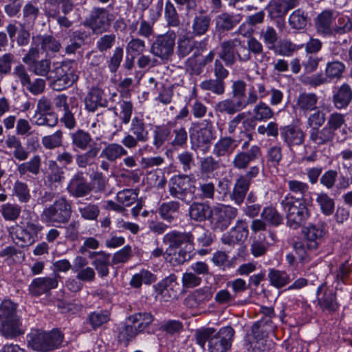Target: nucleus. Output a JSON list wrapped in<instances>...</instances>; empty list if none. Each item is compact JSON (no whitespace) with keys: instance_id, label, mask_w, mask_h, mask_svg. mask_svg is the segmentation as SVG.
I'll use <instances>...</instances> for the list:
<instances>
[{"instance_id":"nucleus-40","label":"nucleus","mask_w":352,"mask_h":352,"mask_svg":"<svg viewBox=\"0 0 352 352\" xmlns=\"http://www.w3.org/2000/svg\"><path fill=\"white\" fill-rule=\"evenodd\" d=\"M179 206V202L175 201L163 203L159 207V214L162 219L170 223L176 218Z\"/></svg>"},{"instance_id":"nucleus-60","label":"nucleus","mask_w":352,"mask_h":352,"mask_svg":"<svg viewBox=\"0 0 352 352\" xmlns=\"http://www.w3.org/2000/svg\"><path fill=\"white\" fill-rule=\"evenodd\" d=\"M268 277L271 284L277 288L282 287L289 282V276L285 272L274 269L270 270Z\"/></svg>"},{"instance_id":"nucleus-25","label":"nucleus","mask_w":352,"mask_h":352,"mask_svg":"<svg viewBox=\"0 0 352 352\" xmlns=\"http://www.w3.org/2000/svg\"><path fill=\"white\" fill-rule=\"evenodd\" d=\"M212 296L210 287L206 286L188 294L185 298L184 303L189 308H199L210 300Z\"/></svg>"},{"instance_id":"nucleus-17","label":"nucleus","mask_w":352,"mask_h":352,"mask_svg":"<svg viewBox=\"0 0 352 352\" xmlns=\"http://www.w3.org/2000/svg\"><path fill=\"white\" fill-rule=\"evenodd\" d=\"M92 190L93 187L87 182L82 172L76 173L67 186L68 193L75 198L85 197L89 195Z\"/></svg>"},{"instance_id":"nucleus-30","label":"nucleus","mask_w":352,"mask_h":352,"mask_svg":"<svg viewBox=\"0 0 352 352\" xmlns=\"http://www.w3.org/2000/svg\"><path fill=\"white\" fill-rule=\"evenodd\" d=\"M212 209L207 204L193 202L190 205L188 214L190 219L197 222H202L211 217Z\"/></svg>"},{"instance_id":"nucleus-35","label":"nucleus","mask_w":352,"mask_h":352,"mask_svg":"<svg viewBox=\"0 0 352 352\" xmlns=\"http://www.w3.org/2000/svg\"><path fill=\"white\" fill-rule=\"evenodd\" d=\"M352 100V90L349 85L343 84L333 96V102L338 109L346 107Z\"/></svg>"},{"instance_id":"nucleus-56","label":"nucleus","mask_w":352,"mask_h":352,"mask_svg":"<svg viewBox=\"0 0 352 352\" xmlns=\"http://www.w3.org/2000/svg\"><path fill=\"white\" fill-rule=\"evenodd\" d=\"M260 36L269 50H275V44L278 40V34L272 26H267L260 32Z\"/></svg>"},{"instance_id":"nucleus-13","label":"nucleus","mask_w":352,"mask_h":352,"mask_svg":"<svg viewBox=\"0 0 352 352\" xmlns=\"http://www.w3.org/2000/svg\"><path fill=\"white\" fill-rule=\"evenodd\" d=\"M327 233L324 223H310L302 229L306 248L308 250H316L323 241Z\"/></svg>"},{"instance_id":"nucleus-26","label":"nucleus","mask_w":352,"mask_h":352,"mask_svg":"<svg viewBox=\"0 0 352 352\" xmlns=\"http://www.w3.org/2000/svg\"><path fill=\"white\" fill-rule=\"evenodd\" d=\"M334 14L335 12L333 10H325L318 14L315 19V27L318 34L323 36L333 34L331 24L334 18Z\"/></svg>"},{"instance_id":"nucleus-18","label":"nucleus","mask_w":352,"mask_h":352,"mask_svg":"<svg viewBox=\"0 0 352 352\" xmlns=\"http://www.w3.org/2000/svg\"><path fill=\"white\" fill-rule=\"evenodd\" d=\"M242 41L240 38H235L222 41L220 45V50L218 52L219 58L223 60L227 67H232L236 62L234 50L241 46Z\"/></svg>"},{"instance_id":"nucleus-4","label":"nucleus","mask_w":352,"mask_h":352,"mask_svg":"<svg viewBox=\"0 0 352 352\" xmlns=\"http://www.w3.org/2000/svg\"><path fill=\"white\" fill-rule=\"evenodd\" d=\"M28 338L29 346L40 352H48L58 349L63 340V336L58 330L45 332L34 329L28 334Z\"/></svg>"},{"instance_id":"nucleus-22","label":"nucleus","mask_w":352,"mask_h":352,"mask_svg":"<svg viewBox=\"0 0 352 352\" xmlns=\"http://www.w3.org/2000/svg\"><path fill=\"white\" fill-rule=\"evenodd\" d=\"M6 153L12 155L19 161H25L29 157V152L23 145L20 139L14 135H8L5 140Z\"/></svg>"},{"instance_id":"nucleus-2","label":"nucleus","mask_w":352,"mask_h":352,"mask_svg":"<svg viewBox=\"0 0 352 352\" xmlns=\"http://www.w3.org/2000/svg\"><path fill=\"white\" fill-rule=\"evenodd\" d=\"M50 87L55 91H63L72 87L78 80L74 60H64L53 65L50 76Z\"/></svg>"},{"instance_id":"nucleus-43","label":"nucleus","mask_w":352,"mask_h":352,"mask_svg":"<svg viewBox=\"0 0 352 352\" xmlns=\"http://www.w3.org/2000/svg\"><path fill=\"white\" fill-rule=\"evenodd\" d=\"M153 321V316L150 313H137L128 318V322L132 323L137 329L142 332Z\"/></svg>"},{"instance_id":"nucleus-41","label":"nucleus","mask_w":352,"mask_h":352,"mask_svg":"<svg viewBox=\"0 0 352 352\" xmlns=\"http://www.w3.org/2000/svg\"><path fill=\"white\" fill-rule=\"evenodd\" d=\"M200 88L205 91H210L217 96H222L226 91V84L221 79H206L201 82Z\"/></svg>"},{"instance_id":"nucleus-49","label":"nucleus","mask_w":352,"mask_h":352,"mask_svg":"<svg viewBox=\"0 0 352 352\" xmlns=\"http://www.w3.org/2000/svg\"><path fill=\"white\" fill-rule=\"evenodd\" d=\"M252 118L256 121H266L274 116V111L271 107L263 102L256 104L252 110Z\"/></svg>"},{"instance_id":"nucleus-51","label":"nucleus","mask_w":352,"mask_h":352,"mask_svg":"<svg viewBox=\"0 0 352 352\" xmlns=\"http://www.w3.org/2000/svg\"><path fill=\"white\" fill-rule=\"evenodd\" d=\"M233 16L228 13H222L216 17V30L218 32L231 30L236 25Z\"/></svg>"},{"instance_id":"nucleus-61","label":"nucleus","mask_w":352,"mask_h":352,"mask_svg":"<svg viewBox=\"0 0 352 352\" xmlns=\"http://www.w3.org/2000/svg\"><path fill=\"white\" fill-rule=\"evenodd\" d=\"M261 217L270 224L278 226L283 221L282 215L274 207L264 208L261 212Z\"/></svg>"},{"instance_id":"nucleus-31","label":"nucleus","mask_w":352,"mask_h":352,"mask_svg":"<svg viewBox=\"0 0 352 352\" xmlns=\"http://www.w3.org/2000/svg\"><path fill=\"white\" fill-rule=\"evenodd\" d=\"M91 258H94L92 265L94 266L98 276L101 278L109 275L111 254L103 251L93 252Z\"/></svg>"},{"instance_id":"nucleus-46","label":"nucleus","mask_w":352,"mask_h":352,"mask_svg":"<svg viewBox=\"0 0 352 352\" xmlns=\"http://www.w3.org/2000/svg\"><path fill=\"white\" fill-rule=\"evenodd\" d=\"M219 168L220 161L211 155L205 157L200 161L199 171L204 176L210 177Z\"/></svg>"},{"instance_id":"nucleus-12","label":"nucleus","mask_w":352,"mask_h":352,"mask_svg":"<svg viewBox=\"0 0 352 352\" xmlns=\"http://www.w3.org/2000/svg\"><path fill=\"white\" fill-rule=\"evenodd\" d=\"M249 230L245 220L238 219L235 225L228 231L223 233L221 241L223 245L234 247L236 244L243 243L248 237Z\"/></svg>"},{"instance_id":"nucleus-54","label":"nucleus","mask_w":352,"mask_h":352,"mask_svg":"<svg viewBox=\"0 0 352 352\" xmlns=\"http://www.w3.org/2000/svg\"><path fill=\"white\" fill-rule=\"evenodd\" d=\"M173 124L169 122L167 125L157 126L153 134V145L156 148H160L167 140L170 133V129Z\"/></svg>"},{"instance_id":"nucleus-23","label":"nucleus","mask_w":352,"mask_h":352,"mask_svg":"<svg viewBox=\"0 0 352 352\" xmlns=\"http://www.w3.org/2000/svg\"><path fill=\"white\" fill-rule=\"evenodd\" d=\"M163 241L170 248H177L184 243H187L186 248L192 249L193 247L194 235L191 232H180L172 231L164 236Z\"/></svg>"},{"instance_id":"nucleus-20","label":"nucleus","mask_w":352,"mask_h":352,"mask_svg":"<svg viewBox=\"0 0 352 352\" xmlns=\"http://www.w3.org/2000/svg\"><path fill=\"white\" fill-rule=\"evenodd\" d=\"M84 103L89 112H95L98 107H106L108 104L104 91L98 87H92L87 93Z\"/></svg>"},{"instance_id":"nucleus-29","label":"nucleus","mask_w":352,"mask_h":352,"mask_svg":"<svg viewBox=\"0 0 352 352\" xmlns=\"http://www.w3.org/2000/svg\"><path fill=\"white\" fill-rule=\"evenodd\" d=\"M288 188V194L285 197H291L292 199L305 201V197L308 193L309 186L306 182L289 179L286 181Z\"/></svg>"},{"instance_id":"nucleus-7","label":"nucleus","mask_w":352,"mask_h":352,"mask_svg":"<svg viewBox=\"0 0 352 352\" xmlns=\"http://www.w3.org/2000/svg\"><path fill=\"white\" fill-rule=\"evenodd\" d=\"M129 131L122 139V144L129 149L135 148L139 142H146L149 139V132L143 118L135 116L131 121Z\"/></svg>"},{"instance_id":"nucleus-8","label":"nucleus","mask_w":352,"mask_h":352,"mask_svg":"<svg viewBox=\"0 0 352 352\" xmlns=\"http://www.w3.org/2000/svg\"><path fill=\"white\" fill-rule=\"evenodd\" d=\"M176 34L169 30L164 34H158L150 47V52L163 62L170 60L174 53Z\"/></svg>"},{"instance_id":"nucleus-59","label":"nucleus","mask_w":352,"mask_h":352,"mask_svg":"<svg viewBox=\"0 0 352 352\" xmlns=\"http://www.w3.org/2000/svg\"><path fill=\"white\" fill-rule=\"evenodd\" d=\"M13 195L21 203H27L31 198L30 190L28 184L21 181H16L13 186Z\"/></svg>"},{"instance_id":"nucleus-42","label":"nucleus","mask_w":352,"mask_h":352,"mask_svg":"<svg viewBox=\"0 0 352 352\" xmlns=\"http://www.w3.org/2000/svg\"><path fill=\"white\" fill-rule=\"evenodd\" d=\"M122 144L118 143H111L103 148L101 152V156L105 157L109 161L114 162L122 156L127 155V151Z\"/></svg>"},{"instance_id":"nucleus-36","label":"nucleus","mask_w":352,"mask_h":352,"mask_svg":"<svg viewBox=\"0 0 352 352\" xmlns=\"http://www.w3.org/2000/svg\"><path fill=\"white\" fill-rule=\"evenodd\" d=\"M245 108L246 107L243 106L241 102H239L232 98H226L218 102L214 107V110L216 112L220 113L233 115Z\"/></svg>"},{"instance_id":"nucleus-55","label":"nucleus","mask_w":352,"mask_h":352,"mask_svg":"<svg viewBox=\"0 0 352 352\" xmlns=\"http://www.w3.org/2000/svg\"><path fill=\"white\" fill-rule=\"evenodd\" d=\"M34 124L38 126H46L54 127L58 124V116L55 113H37L35 112Z\"/></svg>"},{"instance_id":"nucleus-10","label":"nucleus","mask_w":352,"mask_h":352,"mask_svg":"<svg viewBox=\"0 0 352 352\" xmlns=\"http://www.w3.org/2000/svg\"><path fill=\"white\" fill-rule=\"evenodd\" d=\"M211 223L214 230L223 231L237 217L238 210L229 205H218L213 208Z\"/></svg>"},{"instance_id":"nucleus-9","label":"nucleus","mask_w":352,"mask_h":352,"mask_svg":"<svg viewBox=\"0 0 352 352\" xmlns=\"http://www.w3.org/2000/svg\"><path fill=\"white\" fill-rule=\"evenodd\" d=\"M110 25V14L107 10L102 8H94L83 22V25L90 28L94 34L107 31Z\"/></svg>"},{"instance_id":"nucleus-19","label":"nucleus","mask_w":352,"mask_h":352,"mask_svg":"<svg viewBox=\"0 0 352 352\" xmlns=\"http://www.w3.org/2000/svg\"><path fill=\"white\" fill-rule=\"evenodd\" d=\"M190 179L187 176H174L169 183V193L173 198L185 201L186 196L190 192Z\"/></svg>"},{"instance_id":"nucleus-14","label":"nucleus","mask_w":352,"mask_h":352,"mask_svg":"<svg viewBox=\"0 0 352 352\" xmlns=\"http://www.w3.org/2000/svg\"><path fill=\"white\" fill-rule=\"evenodd\" d=\"M246 89L247 84L244 80H236L232 82L231 86L232 98L241 102L245 107L254 104L258 101V96L254 87L249 89L247 98Z\"/></svg>"},{"instance_id":"nucleus-5","label":"nucleus","mask_w":352,"mask_h":352,"mask_svg":"<svg viewBox=\"0 0 352 352\" xmlns=\"http://www.w3.org/2000/svg\"><path fill=\"white\" fill-rule=\"evenodd\" d=\"M280 205L286 213L287 223L291 228H299L307 221L310 216V211L305 201L284 197Z\"/></svg>"},{"instance_id":"nucleus-21","label":"nucleus","mask_w":352,"mask_h":352,"mask_svg":"<svg viewBox=\"0 0 352 352\" xmlns=\"http://www.w3.org/2000/svg\"><path fill=\"white\" fill-rule=\"evenodd\" d=\"M45 13L47 18L54 19L60 14V8L64 15L70 13L74 7L72 0H44Z\"/></svg>"},{"instance_id":"nucleus-57","label":"nucleus","mask_w":352,"mask_h":352,"mask_svg":"<svg viewBox=\"0 0 352 352\" xmlns=\"http://www.w3.org/2000/svg\"><path fill=\"white\" fill-rule=\"evenodd\" d=\"M0 212L6 221H15L19 217L21 208L16 204L6 203L0 206Z\"/></svg>"},{"instance_id":"nucleus-16","label":"nucleus","mask_w":352,"mask_h":352,"mask_svg":"<svg viewBox=\"0 0 352 352\" xmlns=\"http://www.w3.org/2000/svg\"><path fill=\"white\" fill-rule=\"evenodd\" d=\"M316 294L318 305L322 311L333 313L338 309L339 304L336 300V293L326 283L322 284L318 288Z\"/></svg>"},{"instance_id":"nucleus-37","label":"nucleus","mask_w":352,"mask_h":352,"mask_svg":"<svg viewBox=\"0 0 352 352\" xmlns=\"http://www.w3.org/2000/svg\"><path fill=\"white\" fill-rule=\"evenodd\" d=\"M211 23V18L209 15L200 14L196 15L191 25L192 34L194 36H201L208 31Z\"/></svg>"},{"instance_id":"nucleus-38","label":"nucleus","mask_w":352,"mask_h":352,"mask_svg":"<svg viewBox=\"0 0 352 352\" xmlns=\"http://www.w3.org/2000/svg\"><path fill=\"white\" fill-rule=\"evenodd\" d=\"M42 228L43 227L36 221H29L21 233L22 236L21 239L24 243L23 245L33 244Z\"/></svg>"},{"instance_id":"nucleus-47","label":"nucleus","mask_w":352,"mask_h":352,"mask_svg":"<svg viewBox=\"0 0 352 352\" xmlns=\"http://www.w3.org/2000/svg\"><path fill=\"white\" fill-rule=\"evenodd\" d=\"M197 42L187 36L178 38L177 53L179 57L184 58L189 55L196 47Z\"/></svg>"},{"instance_id":"nucleus-48","label":"nucleus","mask_w":352,"mask_h":352,"mask_svg":"<svg viewBox=\"0 0 352 352\" xmlns=\"http://www.w3.org/2000/svg\"><path fill=\"white\" fill-rule=\"evenodd\" d=\"M91 141V135L82 129H78L72 134V144L80 150H86Z\"/></svg>"},{"instance_id":"nucleus-11","label":"nucleus","mask_w":352,"mask_h":352,"mask_svg":"<svg viewBox=\"0 0 352 352\" xmlns=\"http://www.w3.org/2000/svg\"><path fill=\"white\" fill-rule=\"evenodd\" d=\"M259 173V168L257 166L250 167L245 175H241L236 180L231 198L237 205H240L249 190L251 181Z\"/></svg>"},{"instance_id":"nucleus-44","label":"nucleus","mask_w":352,"mask_h":352,"mask_svg":"<svg viewBox=\"0 0 352 352\" xmlns=\"http://www.w3.org/2000/svg\"><path fill=\"white\" fill-rule=\"evenodd\" d=\"M156 280L155 276L147 270H142L134 274L130 281V285L134 288H140L142 284L149 285Z\"/></svg>"},{"instance_id":"nucleus-34","label":"nucleus","mask_w":352,"mask_h":352,"mask_svg":"<svg viewBox=\"0 0 352 352\" xmlns=\"http://www.w3.org/2000/svg\"><path fill=\"white\" fill-rule=\"evenodd\" d=\"M309 138L312 143L317 146H321L332 142L334 136L325 126L321 129L320 127H317L310 129L309 131Z\"/></svg>"},{"instance_id":"nucleus-50","label":"nucleus","mask_w":352,"mask_h":352,"mask_svg":"<svg viewBox=\"0 0 352 352\" xmlns=\"http://www.w3.org/2000/svg\"><path fill=\"white\" fill-rule=\"evenodd\" d=\"M41 43L42 49L45 52H58L60 48V43L51 36H33V44Z\"/></svg>"},{"instance_id":"nucleus-32","label":"nucleus","mask_w":352,"mask_h":352,"mask_svg":"<svg viewBox=\"0 0 352 352\" xmlns=\"http://www.w3.org/2000/svg\"><path fill=\"white\" fill-rule=\"evenodd\" d=\"M64 175V170L58 166L56 161H49L48 172L46 180V183L48 184L49 187L53 188V187H56L58 185H60L65 179Z\"/></svg>"},{"instance_id":"nucleus-45","label":"nucleus","mask_w":352,"mask_h":352,"mask_svg":"<svg viewBox=\"0 0 352 352\" xmlns=\"http://www.w3.org/2000/svg\"><path fill=\"white\" fill-rule=\"evenodd\" d=\"M114 114L118 117L121 122L128 124L131 119L133 111V105L131 101L122 100L119 103V112L116 108H113Z\"/></svg>"},{"instance_id":"nucleus-53","label":"nucleus","mask_w":352,"mask_h":352,"mask_svg":"<svg viewBox=\"0 0 352 352\" xmlns=\"http://www.w3.org/2000/svg\"><path fill=\"white\" fill-rule=\"evenodd\" d=\"M110 319V314L107 310L94 311L89 314L87 322L96 330L102 324L107 323Z\"/></svg>"},{"instance_id":"nucleus-3","label":"nucleus","mask_w":352,"mask_h":352,"mask_svg":"<svg viewBox=\"0 0 352 352\" xmlns=\"http://www.w3.org/2000/svg\"><path fill=\"white\" fill-rule=\"evenodd\" d=\"M16 304L4 300L0 305V331L7 338H14L24 333Z\"/></svg>"},{"instance_id":"nucleus-6","label":"nucleus","mask_w":352,"mask_h":352,"mask_svg":"<svg viewBox=\"0 0 352 352\" xmlns=\"http://www.w3.org/2000/svg\"><path fill=\"white\" fill-rule=\"evenodd\" d=\"M72 206L65 197H60L45 207L41 214L42 222L49 226L66 223L72 216Z\"/></svg>"},{"instance_id":"nucleus-15","label":"nucleus","mask_w":352,"mask_h":352,"mask_svg":"<svg viewBox=\"0 0 352 352\" xmlns=\"http://www.w3.org/2000/svg\"><path fill=\"white\" fill-rule=\"evenodd\" d=\"M262 155L261 148L258 145H252L248 151L237 152L233 157L232 164L237 170H246L250 164L258 160Z\"/></svg>"},{"instance_id":"nucleus-63","label":"nucleus","mask_w":352,"mask_h":352,"mask_svg":"<svg viewBox=\"0 0 352 352\" xmlns=\"http://www.w3.org/2000/svg\"><path fill=\"white\" fill-rule=\"evenodd\" d=\"M344 70L345 65L343 63L338 60L330 62L326 67V76L329 79H338L342 77Z\"/></svg>"},{"instance_id":"nucleus-33","label":"nucleus","mask_w":352,"mask_h":352,"mask_svg":"<svg viewBox=\"0 0 352 352\" xmlns=\"http://www.w3.org/2000/svg\"><path fill=\"white\" fill-rule=\"evenodd\" d=\"M190 138L192 144H196L197 146L210 143L214 139L212 123L208 122L204 126L197 130L195 133H192Z\"/></svg>"},{"instance_id":"nucleus-28","label":"nucleus","mask_w":352,"mask_h":352,"mask_svg":"<svg viewBox=\"0 0 352 352\" xmlns=\"http://www.w3.org/2000/svg\"><path fill=\"white\" fill-rule=\"evenodd\" d=\"M57 286L58 280L56 278L41 277L32 280L29 287V290L32 295L37 296L56 288Z\"/></svg>"},{"instance_id":"nucleus-27","label":"nucleus","mask_w":352,"mask_h":352,"mask_svg":"<svg viewBox=\"0 0 352 352\" xmlns=\"http://www.w3.org/2000/svg\"><path fill=\"white\" fill-rule=\"evenodd\" d=\"M236 141L230 136L221 137L214 144L212 153L217 157H229L237 147Z\"/></svg>"},{"instance_id":"nucleus-58","label":"nucleus","mask_w":352,"mask_h":352,"mask_svg":"<svg viewBox=\"0 0 352 352\" xmlns=\"http://www.w3.org/2000/svg\"><path fill=\"white\" fill-rule=\"evenodd\" d=\"M63 131L58 130L53 134L45 135L42 138L41 143L47 149L58 148L63 144Z\"/></svg>"},{"instance_id":"nucleus-39","label":"nucleus","mask_w":352,"mask_h":352,"mask_svg":"<svg viewBox=\"0 0 352 352\" xmlns=\"http://www.w3.org/2000/svg\"><path fill=\"white\" fill-rule=\"evenodd\" d=\"M318 96L314 93H301L297 98L296 106L302 111H311L316 109Z\"/></svg>"},{"instance_id":"nucleus-24","label":"nucleus","mask_w":352,"mask_h":352,"mask_svg":"<svg viewBox=\"0 0 352 352\" xmlns=\"http://www.w3.org/2000/svg\"><path fill=\"white\" fill-rule=\"evenodd\" d=\"M280 135L289 147L302 144L305 138L304 131L295 125H287L281 128Z\"/></svg>"},{"instance_id":"nucleus-64","label":"nucleus","mask_w":352,"mask_h":352,"mask_svg":"<svg viewBox=\"0 0 352 352\" xmlns=\"http://www.w3.org/2000/svg\"><path fill=\"white\" fill-rule=\"evenodd\" d=\"M146 43L144 41L139 38H133L126 46V52L131 56H139L145 51Z\"/></svg>"},{"instance_id":"nucleus-62","label":"nucleus","mask_w":352,"mask_h":352,"mask_svg":"<svg viewBox=\"0 0 352 352\" xmlns=\"http://www.w3.org/2000/svg\"><path fill=\"white\" fill-rule=\"evenodd\" d=\"M307 17L305 12L300 9L294 11L289 17V23L294 29H303L307 25Z\"/></svg>"},{"instance_id":"nucleus-52","label":"nucleus","mask_w":352,"mask_h":352,"mask_svg":"<svg viewBox=\"0 0 352 352\" xmlns=\"http://www.w3.org/2000/svg\"><path fill=\"white\" fill-rule=\"evenodd\" d=\"M164 18L169 27L177 28L180 25L179 14L174 4L170 1H167L165 3Z\"/></svg>"},{"instance_id":"nucleus-1","label":"nucleus","mask_w":352,"mask_h":352,"mask_svg":"<svg viewBox=\"0 0 352 352\" xmlns=\"http://www.w3.org/2000/svg\"><path fill=\"white\" fill-rule=\"evenodd\" d=\"M235 331L230 326H226L217 331L214 328H204L197 330V343L204 347L208 342L210 352H227L231 348Z\"/></svg>"}]
</instances>
